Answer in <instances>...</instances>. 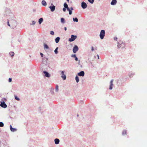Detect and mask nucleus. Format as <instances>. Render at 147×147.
<instances>
[{"mask_svg": "<svg viewBox=\"0 0 147 147\" xmlns=\"http://www.w3.org/2000/svg\"><path fill=\"white\" fill-rule=\"evenodd\" d=\"M125 44L124 43L122 42L121 41L118 42L117 47L118 48L123 49L125 48Z\"/></svg>", "mask_w": 147, "mask_h": 147, "instance_id": "nucleus-1", "label": "nucleus"}, {"mask_svg": "<svg viewBox=\"0 0 147 147\" xmlns=\"http://www.w3.org/2000/svg\"><path fill=\"white\" fill-rule=\"evenodd\" d=\"M105 31L104 30H102L100 34V36L101 39H102L105 36Z\"/></svg>", "mask_w": 147, "mask_h": 147, "instance_id": "nucleus-2", "label": "nucleus"}, {"mask_svg": "<svg viewBox=\"0 0 147 147\" xmlns=\"http://www.w3.org/2000/svg\"><path fill=\"white\" fill-rule=\"evenodd\" d=\"M76 36L72 35L71 36V38L69 39V41L70 42H72L74 41L76 38Z\"/></svg>", "mask_w": 147, "mask_h": 147, "instance_id": "nucleus-3", "label": "nucleus"}, {"mask_svg": "<svg viewBox=\"0 0 147 147\" xmlns=\"http://www.w3.org/2000/svg\"><path fill=\"white\" fill-rule=\"evenodd\" d=\"M78 46L76 45H75L73 49V52L74 53H75L77 51H78Z\"/></svg>", "mask_w": 147, "mask_h": 147, "instance_id": "nucleus-4", "label": "nucleus"}, {"mask_svg": "<svg viewBox=\"0 0 147 147\" xmlns=\"http://www.w3.org/2000/svg\"><path fill=\"white\" fill-rule=\"evenodd\" d=\"M0 106L4 108H6L7 107V105L4 102H1L0 104Z\"/></svg>", "mask_w": 147, "mask_h": 147, "instance_id": "nucleus-5", "label": "nucleus"}, {"mask_svg": "<svg viewBox=\"0 0 147 147\" xmlns=\"http://www.w3.org/2000/svg\"><path fill=\"white\" fill-rule=\"evenodd\" d=\"M81 6L83 9H85L87 7V4L84 2H82V3Z\"/></svg>", "mask_w": 147, "mask_h": 147, "instance_id": "nucleus-6", "label": "nucleus"}, {"mask_svg": "<svg viewBox=\"0 0 147 147\" xmlns=\"http://www.w3.org/2000/svg\"><path fill=\"white\" fill-rule=\"evenodd\" d=\"M61 77L63 78V80H65L66 78V77L65 75L64 74V72L63 71L61 72Z\"/></svg>", "mask_w": 147, "mask_h": 147, "instance_id": "nucleus-7", "label": "nucleus"}, {"mask_svg": "<svg viewBox=\"0 0 147 147\" xmlns=\"http://www.w3.org/2000/svg\"><path fill=\"white\" fill-rule=\"evenodd\" d=\"M113 80H112L111 81L110 83V85L109 88V89L110 90H111L112 89V87L113 86Z\"/></svg>", "mask_w": 147, "mask_h": 147, "instance_id": "nucleus-8", "label": "nucleus"}, {"mask_svg": "<svg viewBox=\"0 0 147 147\" xmlns=\"http://www.w3.org/2000/svg\"><path fill=\"white\" fill-rule=\"evenodd\" d=\"M84 71H81L78 73V75L79 76H84Z\"/></svg>", "mask_w": 147, "mask_h": 147, "instance_id": "nucleus-9", "label": "nucleus"}, {"mask_svg": "<svg viewBox=\"0 0 147 147\" xmlns=\"http://www.w3.org/2000/svg\"><path fill=\"white\" fill-rule=\"evenodd\" d=\"M117 1L116 0H112L111 4L112 5H114L116 4Z\"/></svg>", "mask_w": 147, "mask_h": 147, "instance_id": "nucleus-10", "label": "nucleus"}, {"mask_svg": "<svg viewBox=\"0 0 147 147\" xmlns=\"http://www.w3.org/2000/svg\"><path fill=\"white\" fill-rule=\"evenodd\" d=\"M45 74V76L47 77H50L49 74L46 71H44L43 72Z\"/></svg>", "mask_w": 147, "mask_h": 147, "instance_id": "nucleus-11", "label": "nucleus"}, {"mask_svg": "<svg viewBox=\"0 0 147 147\" xmlns=\"http://www.w3.org/2000/svg\"><path fill=\"white\" fill-rule=\"evenodd\" d=\"M49 8H50L51 11H53L55 10V6L53 5L52 6L49 7Z\"/></svg>", "mask_w": 147, "mask_h": 147, "instance_id": "nucleus-12", "label": "nucleus"}, {"mask_svg": "<svg viewBox=\"0 0 147 147\" xmlns=\"http://www.w3.org/2000/svg\"><path fill=\"white\" fill-rule=\"evenodd\" d=\"M54 141L55 144H58L59 142V140L57 138L55 139Z\"/></svg>", "mask_w": 147, "mask_h": 147, "instance_id": "nucleus-13", "label": "nucleus"}, {"mask_svg": "<svg viewBox=\"0 0 147 147\" xmlns=\"http://www.w3.org/2000/svg\"><path fill=\"white\" fill-rule=\"evenodd\" d=\"M43 45H44V48L45 49H48L49 48V47L46 44L44 43Z\"/></svg>", "mask_w": 147, "mask_h": 147, "instance_id": "nucleus-14", "label": "nucleus"}, {"mask_svg": "<svg viewBox=\"0 0 147 147\" xmlns=\"http://www.w3.org/2000/svg\"><path fill=\"white\" fill-rule=\"evenodd\" d=\"M64 6L65 8H67V10L69 9V8L68 7V5L66 3H65L64 4Z\"/></svg>", "mask_w": 147, "mask_h": 147, "instance_id": "nucleus-15", "label": "nucleus"}, {"mask_svg": "<svg viewBox=\"0 0 147 147\" xmlns=\"http://www.w3.org/2000/svg\"><path fill=\"white\" fill-rule=\"evenodd\" d=\"M10 129L11 131L14 132L16 131V129L15 128H12L11 125H10Z\"/></svg>", "mask_w": 147, "mask_h": 147, "instance_id": "nucleus-16", "label": "nucleus"}, {"mask_svg": "<svg viewBox=\"0 0 147 147\" xmlns=\"http://www.w3.org/2000/svg\"><path fill=\"white\" fill-rule=\"evenodd\" d=\"M71 57H74L75 58V60L76 61H78V58L76 57V55H71Z\"/></svg>", "mask_w": 147, "mask_h": 147, "instance_id": "nucleus-17", "label": "nucleus"}, {"mask_svg": "<svg viewBox=\"0 0 147 147\" xmlns=\"http://www.w3.org/2000/svg\"><path fill=\"white\" fill-rule=\"evenodd\" d=\"M43 19L42 18H40L39 19L38 21V22L39 24H40L43 22Z\"/></svg>", "mask_w": 147, "mask_h": 147, "instance_id": "nucleus-18", "label": "nucleus"}, {"mask_svg": "<svg viewBox=\"0 0 147 147\" xmlns=\"http://www.w3.org/2000/svg\"><path fill=\"white\" fill-rule=\"evenodd\" d=\"M59 40H60L59 37H57L56 38L55 40L56 42V43H58L59 42Z\"/></svg>", "mask_w": 147, "mask_h": 147, "instance_id": "nucleus-19", "label": "nucleus"}, {"mask_svg": "<svg viewBox=\"0 0 147 147\" xmlns=\"http://www.w3.org/2000/svg\"><path fill=\"white\" fill-rule=\"evenodd\" d=\"M42 5L45 6H46L47 5L46 2L44 0H43L42 1Z\"/></svg>", "mask_w": 147, "mask_h": 147, "instance_id": "nucleus-20", "label": "nucleus"}, {"mask_svg": "<svg viewBox=\"0 0 147 147\" xmlns=\"http://www.w3.org/2000/svg\"><path fill=\"white\" fill-rule=\"evenodd\" d=\"M75 79H76V82L77 83L79 82V78L78 76H76V78H75Z\"/></svg>", "mask_w": 147, "mask_h": 147, "instance_id": "nucleus-21", "label": "nucleus"}, {"mask_svg": "<svg viewBox=\"0 0 147 147\" xmlns=\"http://www.w3.org/2000/svg\"><path fill=\"white\" fill-rule=\"evenodd\" d=\"M14 53L13 52H10L9 53V55L12 57L14 56Z\"/></svg>", "mask_w": 147, "mask_h": 147, "instance_id": "nucleus-22", "label": "nucleus"}, {"mask_svg": "<svg viewBox=\"0 0 147 147\" xmlns=\"http://www.w3.org/2000/svg\"><path fill=\"white\" fill-rule=\"evenodd\" d=\"M61 22L63 23H64L65 22V20L63 18H61Z\"/></svg>", "mask_w": 147, "mask_h": 147, "instance_id": "nucleus-23", "label": "nucleus"}, {"mask_svg": "<svg viewBox=\"0 0 147 147\" xmlns=\"http://www.w3.org/2000/svg\"><path fill=\"white\" fill-rule=\"evenodd\" d=\"M73 21L74 22H77L78 21V19L76 18H73Z\"/></svg>", "mask_w": 147, "mask_h": 147, "instance_id": "nucleus-24", "label": "nucleus"}, {"mask_svg": "<svg viewBox=\"0 0 147 147\" xmlns=\"http://www.w3.org/2000/svg\"><path fill=\"white\" fill-rule=\"evenodd\" d=\"M58 49V47H57V48L55 49V50L54 51L55 53L56 54H57L58 53V51H57Z\"/></svg>", "mask_w": 147, "mask_h": 147, "instance_id": "nucleus-25", "label": "nucleus"}, {"mask_svg": "<svg viewBox=\"0 0 147 147\" xmlns=\"http://www.w3.org/2000/svg\"><path fill=\"white\" fill-rule=\"evenodd\" d=\"M4 126V124L2 122H0V127H3Z\"/></svg>", "mask_w": 147, "mask_h": 147, "instance_id": "nucleus-26", "label": "nucleus"}, {"mask_svg": "<svg viewBox=\"0 0 147 147\" xmlns=\"http://www.w3.org/2000/svg\"><path fill=\"white\" fill-rule=\"evenodd\" d=\"M55 90L57 92L58 91V86L57 85L56 86Z\"/></svg>", "mask_w": 147, "mask_h": 147, "instance_id": "nucleus-27", "label": "nucleus"}, {"mask_svg": "<svg viewBox=\"0 0 147 147\" xmlns=\"http://www.w3.org/2000/svg\"><path fill=\"white\" fill-rule=\"evenodd\" d=\"M126 132H126V130H124L123 131L122 134L123 135L126 134Z\"/></svg>", "mask_w": 147, "mask_h": 147, "instance_id": "nucleus-28", "label": "nucleus"}, {"mask_svg": "<svg viewBox=\"0 0 147 147\" xmlns=\"http://www.w3.org/2000/svg\"><path fill=\"white\" fill-rule=\"evenodd\" d=\"M67 10L69 11V14L70 15H71L72 14V12L70 10L69 8V10Z\"/></svg>", "mask_w": 147, "mask_h": 147, "instance_id": "nucleus-29", "label": "nucleus"}, {"mask_svg": "<svg viewBox=\"0 0 147 147\" xmlns=\"http://www.w3.org/2000/svg\"><path fill=\"white\" fill-rule=\"evenodd\" d=\"M15 99L18 100H20L19 98L16 96H15Z\"/></svg>", "mask_w": 147, "mask_h": 147, "instance_id": "nucleus-30", "label": "nucleus"}, {"mask_svg": "<svg viewBox=\"0 0 147 147\" xmlns=\"http://www.w3.org/2000/svg\"><path fill=\"white\" fill-rule=\"evenodd\" d=\"M50 34H51V35H54V32L53 31H51L50 32Z\"/></svg>", "mask_w": 147, "mask_h": 147, "instance_id": "nucleus-31", "label": "nucleus"}, {"mask_svg": "<svg viewBox=\"0 0 147 147\" xmlns=\"http://www.w3.org/2000/svg\"><path fill=\"white\" fill-rule=\"evenodd\" d=\"M32 25H34V24H35L36 22L35 21H33L32 22Z\"/></svg>", "mask_w": 147, "mask_h": 147, "instance_id": "nucleus-32", "label": "nucleus"}, {"mask_svg": "<svg viewBox=\"0 0 147 147\" xmlns=\"http://www.w3.org/2000/svg\"><path fill=\"white\" fill-rule=\"evenodd\" d=\"M12 79L11 78H9V82H11Z\"/></svg>", "mask_w": 147, "mask_h": 147, "instance_id": "nucleus-33", "label": "nucleus"}, {"mask_svg": "<svg viewBox=\"0 0 147 147\" xmlns=\"http://www.w3.org/2000/svg\"><path fill=\"white\" fill-rule=\"evenodd\" d=\"M40 55H41V56L42 57H43V54L42 53H40Z\"/></svg>", "mask_w": 147, "mask_h": 147, "instance_id": "nucleus-34", "label": "nucleus"}, {"mask_svg": "<svg viewBox=\"0 0 147 147\" xmlns=\"http://www.w3.org/2000/svg\"><path fill=\"white\" fill-rule=\"evenodd\" d=\"M63 10L64 11H66L65 8H63Z\"/></svg>", "mask_w": 147, "mask_h": 147, "instance_id": "nucleus-35", "label": "nucleus"}, {"mask_svg": "<svg viewBox=\"0 0 147 147\" xmlns=\"http://www.w3.org/2000/svg\"><path fill=\"white\" fill-rule=\"evenodd\" d=\"M91 50L92 51H93L94 50V48L93 47H91Z\"/></svg>", "mask_w": 147, "mask_h": 147, "instance_id": "nucleus-36", "label": "nucleus"}, {"mask_svg": "<svg viewBox=\"0 0 147 147\" xmlns=\"http://www.w3.org/2000/svg\"><path fill=\"white\" fill-rule=\"evenodd\" d=\"M7 24H8V25L9 26H10L9 24V21H8V22H7Z\"/></svg>", "mask_w": 147, "mask_h": 147, "instance_id": "nucleus-37", "label": "nucleus"}, {"mask_svg": "<svg viewBox=\"0 0 147 147\" xmlns=\"http://www.w3.org/2000/svg\"><path fill=\"white\" fill-rule=\"evenodd\" d=\"M117 37H115V38H114V40H117Z\"/></svg>", "mask_w": 147, "mask_h": 147, "instance_id": "nucleus-38", "label": "nucleus"}, {"mask_svg": "<svg viewBox=\"0 0 147 147\" xmlns=\"http://www.w3.org/2000/svg\"><path fill=\"white\" fill-rule=\"evenodd\" d=\"M94 0H91V3H93V2H94Z\"/></svg>", "mask_w": 147, "mask_h": 147, "instance_id": "nucleus-39", "label": "nucleus"}, {"mask_svg": "<svg viewBox=\"0 0 147 147\" xmlns=\"http://www.w3.org/2000/svg\"><path fill=\"white\" fill-rule=\"evenodd\" d=\"M64 30L65 31H66L67 30V28L66 27H65L64 28Z\"/></svg>", "mask_w": 147, "mask_h": 147, "instance_id": "nucleus-40", "label": "nucleus"}, {"mask_svg": "<svg viewBox=\"0 0 147 147\" xmlns=\"http://www.w3.org/2000/svg\"><path fill=\"white\" fill-rule=\"evenodd\" d=\"M88 1L89 2L91 3V1L90 0H88Z\"/></svg>", "mask_w": 147, "mask_h": 147, "instance_id": "nucleus-41", "label": "nucleus"}, {"mask_svg": "<svg viewBox=\"0 0 147 147\" xmlns=\"http://www.w3.org/2000/svg\"><path fill=\"white\" fill-rule=\"evenodd\" d=\"M70 9L71 10H73V8L72 7H71L70 8Z\"/></svg>", "mask_w": 147, "mask_h": 147, "instance_id": "nucleus-42", "label": "nucleus"}, {"mask_svg": "<svg viewBox=\"0 0 147 147\" xmlns=\"http://www.w3.org/2000/svg\"><path fill=\"white\" fill-rule=\"evenodd\" d=\"M97 57H98V59H99V55H97Z\"/></svg>", "mask_w": 147, "mask_h": 147, "instance_id": "nucleus-43", "label": "nucleus"}, {"mask_svg": "<svg viewBox=\"0 0 147 147\" xmlns=\"http://www.w3.org/2000/svg\"><path fill=\"white\" fill-rule=\"evenodd\" d=\"M67 0V1L68 2H69V0Z\"/></svg>", "mask_w": 147, "mask_h": 147, "instance_id": "nucleus-44", "label": "nucleus"}]
</instances>
